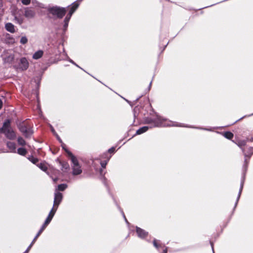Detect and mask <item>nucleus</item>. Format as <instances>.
I'll return each instance as SVG.
<instances>
[{"label": "nucleus", "mask_w": 253, "mask_h": 253, "mask_svg": "<svg viewBox=\"0 0 253 253\" xmlns=\"http://www.w3.org/2000/svg\"><path fill=\"white\" fill-rule=\"evenodd\" d=\"M145 123L148 124H152V127L160 126H179L184 127L183 125L177 122H172L165 118L160 116L158 114L155 115L153 118H147L145 120Z\"/></svg>", "instance_id": "nucleus-1"}, {"label": "nucleus", "mask_w": 253, "mask_h": 253, "mask_svg": "<svg viewBox=\"0 0 253 253\" xmlns=\"http://www.w3.org/2000/svg\"><path fill=\"white\" fill-rule=\"evenodd\" d=\"M60 164L62 167V170L64 172L67 171L70 168L69 165L66 162H60Z\"/></svg>", "instance_id": "nucleus-16"}, {"label": "nucleus", "mask_w": 253, "mask_h": 253, "mask_svg": "<svg viewBox=\"0 0 253 253\" xmlns=\"http://www.w3.org/2000/svg\"><path fill=\"white\" fill-rule=\"evenodd\" d=\"M123 216H124V218H125V220H126V222H127V220H126V217H125V214H124V213H123Z\"/></svg>", "instance_id": "nucleus-44"}, {"label": "nucleus", "mask_w": 253, "mask_h": 253, "mask_svg": "<svg viewBox=\"0 0 253 253\" xmlns=\"http://www.w3.org/2000/svg\"><path fill=\"white\" fill-rule=\"evenodd\" d=\"M68 23H66V22H64V30H66L67 27H68Z\"/></svg>", "instance_id": "nucleus-32"}, {"label": "nucleus", "mask_w": 253, "mask_h": 253, "mask_svg": "<svg viewBox=\"0 0 253 253\" xmlns=\"http://www.w3.org/2000/svg\"><path fill=\"white\" fill-rule=\"evenodd\" d=\"M62 147L63 149H64L65 150V151H66V150H67V149L65 148V145L64 144H62ZM67 150H68L67 149Z\"/></svg>", "instance_id": "nucleus-39"}, {"label": "nucleus", "mask_w": 253, "mask_h": 253, "mask_svg": "<svg viewBox=\"0 0 253 253\" xmlns=\"http://www.w3.org/2000/svg\"><path fill=\"white\" fill-rule=\"evenodd\" d=\"M10 123L9 120L5 121L2 127L0 129V131L1 132L3 133L7 138L13 140L15 138L16 134L11 128Z\"/></svg>", "instance_id": "nucleus-4"}, {"label": "nucleus", "mask_w": 253, "mask_h": 253, "mask_svg": "<svg viewBox=\"0 0 253 253\" xmlns=\"http://www.w3.org/2000/svg\"><path fill=\"white\" fill-rule=\"evenodd\" d=\"M248 163H249V160H247L246 158L245 159V164L243 166V169H245V170L246 171L247 169V167H248Z\"/></svg>", "instance_id": "nucleus-26"}, {"label": "nucleus", "mask_w": 253, "mask_h": 253, "mask_svg": "<svg viewBox=\"0 0 253 253\" xmlns=\"http://www.w3.org/2000/svg\"><path fill=\"white\" fill-rule=\"evenodd\" d=\"M151 84H152V82H151L149 84V88L150 89V87H151Z\"/></svg>", "instance_id": "nucleus-46"}, {"label": "nucleus", "mask_w": 253, "mask_h": 253, "mask_svg": "<svg viewBox=\"0 0 253 253\" xmlns=\"http://www.w3.org/2000/svg\"><path fill=\"white\" fill-rule=\"evenodd\" d=\"M62 194L58 191H55L54 193V202H53V206L54 208H58V206L61 202L62 200Z\"/></svg>", "instance_id": "nucleus-7"}, {"label": "nucleus", "mask_w": 253, "mask_h": 253, "mask_svg": "<svg viewBox=\"0 0 253 253\" xmlns=\"http://www.w3.org/2000/svg\"><path fill=\"white\" fill-rule=\"evenodd\" d=\"M71 16H72V15H70V14H69V13H68V14L67 15V16H66V18H68V19H70V18H71Z\"/></svg>", "instance_id": "nucleus-36"}, {"label": "nucleus", "mask_w": 253, "mask_h": 253, "mask_svg": "<svg viewBox=\"0 0 253 253\" xmlns=\"http://www.w3.org/2000/svg\"><path fill=\"white\" fill-rule=\"evenodd\" d=\"M149 127L147 126H144L139 128L136 132V134H141L143 133L146 132L149 129Z\"/></svg>", "instance_id": "nucleus-15"}, {"label": "nucleus", "mask_w": 253, "mask_h": 253, "mask_svg": "<svg viewBox=\"0 0 253 253\" xmlns=\"http://www.w3.org/2000/svg\"><path fill=\"white\" fill-rule=\"evenodd\" d=\"M200 128V129H203L207 130H211V129H210L202 128Z\"/></svg>", "instance_id": "nucleus-45"}, {"label": "nucleus", "mask_w": 253, "mask_h": 253, "mask_svg": "<svg viewBox=\"0 0 253 253\" xmlns=\"http://www.w3.org/2000/svg\"><path fill=\"white\" fill-rule=\"evenodd\" d=\"M17 141L20 145L24 146L26 145L25 141L21 137L18 138Z\"/></svg>", "instance_id": "nucleus-23"}, {"label": "nucleus", "mask_w": 253, "mask_h": 253, "mask_svg": "<svg viewBox=\"0 0 253 253\" xmlns=\"http://www.w3.org/2000/svg\"><path fill=\"white\" fill-rule=\"evenodd\" d=\"M109 161V159L107 160V161L105 162H101L100 163L101 166L103 168H105L106 167V166L107 164V162Z\"/></svg>", "instance_id": "nucleus-29"}, {"label": "nucleus", "mask_w": 253, "mask_h": 253, "mask_svg": "<svg viewBox=\"0 0 253 253\" xmlns=\"http://www.w3.org/2000/svg\"><path fill=\"white\" fill-rule=\"evenodd\" d=\"M72 64H74V65H76V66H77V67H78L80 68V67H79L77 64H76L74 62V61H73V62H72Z\"/></svg>", "instance_id": "nucleus-43"}, {"label": "nucleus", "mask_w": 253, "mask_h": 253, "mask_svg": "<svg viewBox=\"0 0 253 253\" xmlns=\"http://www.w3.org/2000/svg\"><path fill=\"white\" fill-rule=\"evenodd\" d=\"M67 187V185L66 184H61L58 185L57 188L56 189L55 191H63L65 189H66Z\"/></svg>", "instance_id": "nucleus-19"}, {"label": "nucleus", "mask_w": 253, "mask_h": 253, "mask_svg": "<svg viewBox=\"0 0 253 253\" xmlns=\"http://www.w3.org/2000/svg\"><path fill=\"white\" fill-rule=\"evenodd\" d=\"M56 211L57 208L52 207V209L50 211L47 218H46L44 223L43 224L41 228H43L44 230L46 227L49 224V223L51 221Z\"/></svg>", "instance_id": "nucleus-5"}, {"label": "nucleus", "mask_w": 253, "mask_h": 253, "mask_svg": "<svg viewBox=\"0 0 253 253\" xmlns=\"http://www.w3.org/2000/svg\"><path fill=\"white\" fill-rule=\"evenodd\" d=\"M29 160L34 164H36L39 161V160L37 158L33 157L29 158Z\"/></svg>", "instance_id": "nucleus-25"}, {"label": "nucleus", "mask_w": 253, "mask_h": 253, "mask_svg": "<svg viewBox=\"0 0 253 253\" xmlns=\"http://www.w3.org/2000/svg\"><path fill=\"white\" fill-rule=\"evenodd\" d=\"M71 16H72V15H70V14H69V13H68V14L67 15V16H66V18H68V19H70V18H71Z\"/></svg>", "instance_id": "nucleus-37"}, {"label": "nucleus", "mask_w": 253, "mask_h": 253, "mask_svg": "<svg viewBox=\"0 0 253 253\" xmlns=\"http://www.w3.org/2000/svg\"><path fill=\"white\" fill-rule=\"evenodd\" d=\"M50 127H51V130L52 132L53 133V134L54 135H56V134H57V133H56V132H55V130L54 129L53 127L52 126H51Z\"/></svg>", "instance_id": "nucleus-33"}, {"label": "nucleus", "mask_w": 253, "mask_h": 253, "mask_svg": "<svg viewBox=\"0 0 253 253\" xmlns=\"http://www.w3.org/2000/svg\"><path fill=\"white\" fill-rule=\"evenodd\" d=\"M69 21H70L69 19L65 17L64 22H66V23H69Z\"/></svg>", "instance_id": "nucleus-34"}, {"label": "nucleus", "mask_w": 253, "mask_h": 253, "mask_svg": "<svg viewBox=\"0 0 253 253\" xmlns=\"http://www.w3.org/2000/svg\"><path fill=\"white\" fill-rule=\"evenodd\" d=\"M36 15L35 11L29 7L24 8V16L28 19L33 18Z\"/></svg>", "instance_id": "nucleus-8"}, {"label": "nucleus", "mask_w": 253, "mask_h": 253, "mask_svg": "<svg viewBox=\"0 0 253 253\" xmlns=\"http://www.w3.org/2000/svg\"><path fill=\"white\" fill-rule=\"evenodd\" d=\"M47 11L53 18L61 19L66 13V8L58 6H49L47 8Z\"/></svg>", "instance_id": "nucleus-3"}, {"label": "nucleus", "mask_w": 253, "mask_h": 253, "mask_svg": "<svg viewBox=\"0 0 253 253\" xmlns=\"http://www.w3.org/2000/svg\"><path fill=\"white\" fill-rule=\"evenodd\" d=\"M115 148L114 147H112L108 150V152L110 153H113L115 152Z\"/></svg>", "instance_id": "nucleus-31"}, {"label": "nucleus", "mask_w": 253, "mask_h": 253, "mask_svg": "<svg viewBox=\"0 0 253 253\" xmlns=\"http://www.w3.org/2000/svg\"><path fill=\"white\" fill-rule=\"evenodd\" d=\"M14 59V56L13 55H10L7 58V61H12Z\"/></svg>", "instance_id": "nucleus-30"}, {"label": "nucleus", "mask_w": 253, "mask_h": 253, "mask_svg": "<svg viewBox=\"0 0 253 253\" xmlns=\"http://www.w3.org/2000/svg\"><path fill=\"white\" fill-rule=\"evenodd\" d=\"M223 136L228 139H231L233 137V134L230 131H226L223 133Z\"/></svg>", "instance_id": "nucleus-20"}, {"label": "nucleus", "mask_w": 253, "mask_h": 253, "mask_svg": "<svg viewBox=\"0 0 253 253\" xmlns=\"http://www.w3.org/2000/svg\"><path fill=\"white\" fill-rule=\"evenodd\" d=\"M14 19L16 21L17 23L20 25L23 23L24 19L22 17H18L17 15L14 16Z\"/></svg>", "instance_id": "nucleus-22"}, {"label": "nucleus", "mask_w": 253, "mask_h": 253, "mask_svg": "<svg viewBox=\"0 0 253 253\" xmlns=\"http://www.w3.org/2000/svg\"><path fill=\"white\" fill-rule=\"evenodd\" d=\"M29 67V63L27 60L23 57L20 59V62L19 64V68L22 70H26Z\"/></svg>", "instance_id": "nucleus-10"}, {"label": "nucleus", "mask_w": 253, "mask_h": 253, "mask_svg": "<svg viewBox=\"0 0 253 253\" xmlns=\"http://www.w3.org/2000/svg\"><path fill=\"white\" fill-rule=\"evenodd\" d=\"M58 139V140L61 142L62 143V140L60 138V137L58 136V135H57V134H56L55 135Z\"/></svg>", "instance_id": "nucleus-35"}, {"label": "nucleus", "mask_w": 253, "mask_h": 253, "mask_svg": "<svg viewBox=\"0 0 253 253\" xmlns=\"http://www.w3.org/2000/svg\"><path fill=\"white\" fill-rule=\"evenodd\" d=\"M5 28L7 31L11 33H13L15 31L14 25L11 23H7L5 24Z\"/></svg>", "instance_id": "nucleus-13"}, {"label": "nucleus", "mask_w": 253, "mask_h": 253, "mask_svg": "<svg viewBox=\"0 0 253 253\" xmlns=\"http://www.w3.org/2000/svg\"><path fill=\"white\" fill-rule=\"evenodd\" d=\"M19 130L26 137H30L33 133V131L30 127H27L25 125L22 124L19 126Z\"/></svg>", "instance_id": "nucleus-6"}, {"label": "nucleus", "mask_w": 253, "mask_h": 253, "mask_svg": "<svg viewBox=\"0 0 253 253\" xmlns=\"http://www.w3.org/2000/svg\"><path fill=\"white\" fill-rule=\"evenodd\" d=\"M67 59L70 63H72V62H73V61L70 58H69L68 57H67Z\"/></svg>", "instance_id": "nucleus-40"}, {"label": "nucleus", "mask_w": 253, "mask_h": 253, "mask_svg": "<svg viewBox=\"0 0 253 253\" xmlns=\"http://www.w3.org/2000/svg\"><path fill=\"white\" fill-rule=\"evenodd\" d=\"M126 102H129V101L127 100H126Z\"/></svg>", "instance_id": "nucleus-49"}, {"label": "nucleus", "mask_w": 253, "mask_h": 253, "mask_svg": "<svg viewBox=\"0 0 253 253\" xmlns=\"http://www.w3.org/2000/svg\"><path fill=\"white\" fill-rule=\"evenodd\" d=\"M2 101L0 99V109L2 108Z\"/></svg>", "instance_id": "nucleus-41"}, {"label": "nucleus", "mask_w": 253, "mask_h": 253, "mask_svg": "<svg viewBox=\"0 0 253 253\" xmlns=\"http://www.w3.org/2000/svg\"><path fill=\"white\" fill-rule=\"evenodd\" d=\"M20 42L21 44H26L28 42V39L25 36L22 37Z\"/></svg>", "instance_id": "nucleus-24"}, {"label": "nucleus", "mask_w": 253, "mask_h": 253, "mask_svg": "<svg viewBox=\"0 0 253 253\" xmlns=\"http://www.w3.org/2000/svg\"><path fill=\"white\" fill-rule=\"evenodd\" d=\"M153 245L157 249H159V247L160 246L158 245V244L157 243V241L156 239H154V241H153Z\"/></svg>", "instance_id": "nucleus-28"}, {"label": "nucleus", "mask_w": 253, "mask_h": 253, "mask_svg": "<svg viewBox=\"0 0 253 253\" xmlns=\"http://www.w3.org/2000/svg\"><path fill=\"white\" fill-rule=\"evenodd\" d=\"M43 230H44V229L43 228H41L40 229V230H39V231L38 232V233H37V234L36 235V236H35L34 239H33V240L32 242V243H31V244L29 245V246L28 247V248L27 249V250L25 252V253H28V252L30 251V249L31 248V247L33 245V244L36 242V241L37 239V238L41 235V234L43 232Z\"/></svg>", "instance_id": "nucleus-11"}, {"label": "nucleus", "mask_w": 253, "mask_h": 253, "mask_svg": "<svg viewBox=\"0 0 253 253\" xmlns=\"http://www.w3.org/2000/svg\"><path fill=\"white\" fill-rule=\"evenodd\" d=\"M244 178L243 177V179L241 181V186H240V190H239V194H238V197H237V201L236 202V204L235 205H236L237 204V202L240 197V196H241V193H242V189H243V185H244Z\"/></svg>", "instance_id": "nucleus-18"}, {"label": "nucleus", "mask_w": 253, "mask_h": 253, "mask_svg": "<svg viewBox=\"0 0 253 253\" xmlns=\"http://www.w3.org/2000/svg\"><path fill=\"white\" fill-rule=\"evenodd\" d=\"M168 249L167 248H166L164 250L162 253H167Z\"/></svg>", "instance_id": "nucleus-38"}, {"label": "nucleus", "mask_w": 253, "mask_h": 253, "mask_svg": "<svg viewBox=\"0 0 253 253\" xmlns=\"http://www.w3.org/2000/svg\"><path fill=\"white\" fill-rule=\"evenodd\" d=\"M68 13L70 14V15H72V14L74 13V12L73 11V10H70V11H69Z\"/></svg>", "instance_id": "nucleus-42"}, {"label": "nucleus", "mask_w": 253, "mask_h": 253, "mask_svg": "<svg viewBox=\"0 0 253 253\" xmlns=\"http://www.w3.org/2000/svg\"><path fill=\"white\" fill-rule=\"evenodd\" d=\"M37 167H39L41 170L43 171H46L47 169V167L46 165L44 163H41L37 165Z\"/></svg>", "instance_id": "nucleus-17"}, {"label": "nucleus", "mask_w": 253, "mask_h": 253, "mask_svg": "<svg viewBox=\"0 0 253 253\" xmlns=\"http://www.w3.org/2000/svg\"><path fill=\"white\" fill-rule=\"evenodd\" d=\"M66 152L72 163L71 166L72 174L73 175H78L81 174L82 172V169L77 158L70 151L66 150Z\"/></svg>", "instance_id": "nucleus-2"}, {"label": "nucleus", "mask_w": 253, "mask_h": 253, "mask_svg": "<svg viewBox=\"0 0 253 253\" xmlns=\"http://www.w3.org/2000/svg\"><path fill=\"white\" fill-rule=\"evenodd\" d=\"M245 157H246L247 156V155L246 154H245Z\"/></svg>", "instance_id": "nucleus-48"}, {"label": "nucleus", "mask_w": 253, "mask_h": 253, "mask_svg": "<svg viewBox=\"0 0 253 253\" xmlns=\"http://www.w3.org/2000/svg\"><path fill=\"white\" fill-rule=\"evenodd\" d=\"M7 147L9 149V152L11 153L16 152V145L14 143L12 142H7L6 144Z\"/></svg>", "instance_id": "nucleus-12"}, {"label": "nucleus", "mask_w": 253, "mask_h": 253, "mask_svg": "<svg viewBox=\"0 0 253 253\" xmlns=\"http://www.w3.org/2000/svg\"><path fill=\"white\" fill-rule=\"evenodd\" d=\"M43 52L42 50H39L36 52L33 55V58L34 59H38L42 57Z\"/></svg>", "instance_id": "nucleus-14"}, {"label": "nucleus", "mask_w": 253, "mask_h": 253, "mask_svg": "<svg viewBox=\"0 0 253 253\" xmlns=\"http://www.w3.org/2000/svg\"><path fill=\"white\" fill-rule=\"evenodd\" d=\"M57 178H55V179H53V181L54 182H56L57 181Z\"/></svg>", "instance_id": "nucleus-47"}, {"label": "nucleus", "mask_w": 253, "mask_h": 253, "mask_svg": "<svg viewBox=\"0 0 253 253\" xmlns=\"http://www.w3.org/2000/svg\"><path fill=\"white\" fill-rule=\"evenodd\" d=\"M21 2L23 4L27 5L30 3L31 0H21Z\"/></svg>", "instance_id": "nucleus-27"}, {"label": "nucleus", "mask_w": 253, "mask_h": 253, "mask_svg": "<svg viewBox=\"0 0 253 253\" xmlns=\"http://www.w3.org/2000/svg\"><path fill=\"white\" fill-rule=\"evenodd\" d=\"M136 232L138 237L141 239H144L148 234L147 232L138 227H136Z\"/></svg>", "instance_id": "nucleus-9"}, {"label": "nucleus", "mask_w": 253, "mask_h": 253, "mask_svg": "<svg viewBox=\"0 0 253 253\" xmlns=\"http://www.w3.org/2000/svg\"><path fill=\"white\" fill-rule=\"evenodd\" d=\"M17 153L20 155L25 156L27 153V151L23 148H19L17 150Z\"/></svg>", "instance_id": "nucleus-21"}]
</instances>
